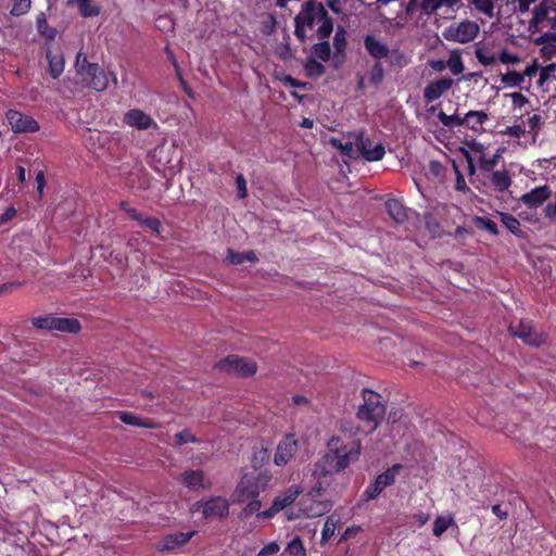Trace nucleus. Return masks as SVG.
<instances>
[{
    "mask_svg": "<svg viewBox=\"0 0 556 556\" xmlns=\"http://www.w3.org/2000/svg\"><path fill=\"white\" fill-rule=\"evenodd\" d=\"M318 23H319V26L317 29V35L320 39L325 40L332 33V29H333L332 21L327 13L325 16H321L320 20H318Z\"/></svg>",
    "mask_w": 556,
    "mask_h": 556,
    "instance_id": "obj_41",
    "label": "nucleus"
},
{
    "mask_svg": "<svg viewBox=\"0 0 556 556\" xmlns=\"http://www.w3.org/2000/svg\"><path fill=\"white\" fill-rule=\"evenodd\" d=\"M470 3L477 11L483 13L485 16H493L494 0H471Z\"/></svg>",
    "mask_w": 556,
    "mask_h": 556,
    "instance_id": "obj_45",
    "label": "nucleus"
},
{
    "mask_svg": "<svg viewBox=\"0 0 556 556\" xmlns=\"http://www.w3.org/2000/svg\"><path fill=\"white\" fill-rule=\"evenodd\" d=\"M401 465L395 464L388 468L384 472L380 473L376 480L370 483L365 490V496L367 500H375L381 492L389 485H392L395 480V476L399 473Z\"/></svg>",
    "mask_w": 556,
    "mask_h": 556,
    "instance_id": "obj_12",
    "label": "nucleus"
},
{
    "mask_svg": "<svg viewBox=\"0 0 556 556\" xmlns=\"http://www.w3.org/2000/svg\"><path fill=\"white\" fill-rule=\"evenodd\" d=\"M354 141L342 142L339 138H330L329 143L341 151V153L345 156L357 159L359 157V148H358V134L354 135Z\"/></svg>",
    "mask_w": 556,
    "mask_h": 556,
    "instance_id": "obj_24",
    "label": "nucleus"
},
{
    "mask_svg": "<svg viewBox=\"0 0 556 556\" xmlns=\"http://www.w3.org/2000/svg\"><path fill=\"white\" fill-rule=\"evenodd\" d=\"M454 518L452 516H439L433 522V534L441 536L452 525Z\"/></svg>",
    "mask_w": 556,
    "mask_h": 556,
    "instance_id": "obj_39",
    "label": "nucleus"
},
{
    "mask_svg": "<svg viewBox=\"0 0 556 556\" xmlns=\"http://www.w3.org/2000/svg\"><path fill=\"white\" fill-rule=\"evenodd\" d=\"M510 331L513 336L533 346H539L545 342L544 336L536 332L530 321H520L517 326H510Z\"/></svg>",
    "mask_w": 556,
    "mask_h": 556,
    "instance_id": "obj_15",
    "label": "nucleus"
},
{
    "mask_svg": "<svg viewBox=\"0 0 556 556\" xmlns=\"http://www.w3.org/2000/svg\"><path fill=\"white\" fill-rule=\"evenodd\" d=\"M36 27L38 34L46 38L49 41H53L56 37V30L53 27H50L47 22V17L45 13H39L36 17Z\"/></svg>",
    "mask_w": 556,
    "mask_h": 556,
    "instance_id": "obj_31",
    "label": "nucleus"
},
{
    "mask_svg": "<svg viewBox=\"0 0 556 556\" xmlns=\"http://www.w3.org/2000/svg\"><path fill=\"white\" fill-rule=\"evenodd\" d=\"M438 118L443 126L448 127V128L463 126V122H462L463 117H460L457 114L447 115L443 111H440L438 113Z\"/></svg>",
    "mask_w": 556,
    "mask_h": 556,
    "instance_id": "obj_43",
    "label": "nucleus"
},
{
    "mask_svg": "<svg viewBox=\"0 0 556 556\" xmlns=\"http://www.w3.org/2000/svg\"><path fill=\"white\" fill-rule=\"evenodd\" d=\"M140 223H142L149 229H151L155 232H160V230H161V222L157 218H153V217L142 218Z\"/></svg>",
    "mask_w": 556,
    "mask_h": 556,
    "instance_id": "obj_61",
    "label": "nucleus"
},
{
    "mask_svg": "<svg viewBox=\"0 0 556 556\" xmlns=\"http://www.w3.org/2000/svg\"><path fill=\"white\" fill-rule=\"evenodd\" d=\"M383 76H384V72H383L381 63H379V62L375 63V65L371 67L370 73H369V81L377 85L382 81Z\"/></svg>",
    "mask_w": 556,
    "mask_h": 556,
    "instance_id": "obj_55",
    "label": "nucleus"
},
{
    "mask_svg": "<svg viewBox=\"0 0 556 556\" xmlns=\"http://www.w3.org/2000/svg\"><path fill=\"white\" fill-rule=\"evenodd\" d=\"M270 480L268 475H260L257 478L244 476L239 482L235 495L238 502H245L258 496V484L262 482L264 485Z\"/></svg>",
    "mask_w": 556,
    "mask_h": 556,
    "instance_id": "obj_9",
    "label": "nucleus"
},
{
    "mask_svg": "<svg viewBox=\"0 0 556 556\" xmlns=\"http://www.w3.org/2000/svg\"><path fill=\"white\" fill-rule=\"evenodd\" d=\"M46 58L49 64L50 75L55 79L59 78L64 71V58L62 53H53L51 50H48Z\"/></svg>",
    "mask_w": 556,
    "mask_h": 556,
    "instance_id": "obj_29",
    "label": "nucleus"
},
{
    "mask_svg": "<svg viewBox=\"0 0 556 556\" xmlns=\"http://www.w3.org/2000/svg\"><path fill=\"white\" fill-rule=\"evenodd\" d=\"M386 406L382 396L369 389L363 390V403L358 406L356 418L365 424V431L372 433L383 420Z\"/></svg>",
    "mask_w": 556,
    "mask_h": 556,
    "instance_id": "obj_2",
    "label": "nucleus"
},
{
    "mask_svg": "<svg viewBox=\"0 0 556 556\" xmlns=\"http://www.w3.org/2000/svg\"><path fill=\"white\" fill-rule=\"evenodd\" d=\"M386 207L389 215L396 223H404L407 219L406 207L396 199H390L386 202Z\"/></svg>",
    "mask_w": 556,
    "mask_h": 556,
    "instance_id": "obj_30",
    "label": "nucleus"
},
{
    "mask_svg": "<svg viewBox=\"0 0 556 556\" xmlns=\"http://www.w3.org/2000/svg\"><path fill=\"white\" fill-rule=\"evenodd\" d=\"M237 198L244 199L248 195L247 181L242 174L236 177Z\"/></svg>",
    "mask_w": 556,
    "mask_h": 556,
    "instance_id": "obj_56",
    "label": "nucleus"
},
{
    "mask_svg": "<svg viewBox=\"0 0 556 556\" xmlns=\"http://www.w3.org/2000/svg\"><path fill=\"white\" fill-rule=\"evenodd\" d=\"M97 63L88 62L87 55L85 52L79 51L76 55L75 60V68L79 77H83L88 71L93 67Z\"/></svg>",
    "mask_w": 556,
    "mask_h": 556,
    "instance_id": "obj_40",
    "label": "nucleus"
},
{
    "mask_svg": "<svg viewBox=\"0 0 556 556\" xmlns=\"http://www.w3.org/2000/svg\"><path fill=\"white\" fill-rule=\"evenodd\" d=\"M488 119L489 115L484 111H469L462 118V122L467 128L480 131Z\"/></svg>",
    "mask_w": 556,
    "mask_h": 556,
    "instance_id": "obj_25",
    "label": "nucleus"
},
{
    "mask_svg": "<svg viewBox=\"0 0 556 556\" xmlns=\"http://www.w3.org/2000/svg\"><path fill=\"white\" fill-rule=\"evenodd\" d=\"M180 482L191 491L210 489L211 482L200 469L186 470L180 475Z\"/></svg>",
    "mask_w": 556,
    "mask_h": 556,
    "instance_id": "obj_20",
    "label": "nucleus"
},
{
    "mask_svg": "<svg viewBox=\"0 0 556 556\" xmlns=\"http://www.w3.org/2000/svg\"><path fill=\"white\" fill-rule=\"evenodd\" d=\"M545 217L549 220L556 222V197L555 202L548 203L544 210Z\"/></svg>",
    "mask_w": 556,
    "mask_h": 556,
    "instance_id": "obj_63",
    "label": "nucleus"
},
{
    "mask_svg": "<svg viewBox=\"0 0 556 556\" xmlns=\"http://www.w3.org/2000/svg\"><path fill=\"white\" fill-rule=\"evenodd\" d=\"M446 66L453 75H459L464 71L462 56L458 53H452L446 62Z\"/></svg>",
    "mask_w": 556,
    "mask_h": 556,
    "instance_id": "obj_48",
    "label": "nucleus"
},
{
    "mask_svg": "<svg viewBox=\"0 0 556 556\" xmlns=\"http://www.w3.org/2000/svg\"><path fill=\"white\" fill-rule=\"evenodd\" d=\"M34 327L43 330H58L62 332L76 333L80 330V324L75 318H62L52 315L33 318Z\"/></svg>",
    "mask_w": 556,
    "mask_h": 556,
    "instance_id": "obj_6",
    "label": "nucleus"
},
{
    "mask_svg": "<svg viewBox=\"0 0 556 556\" xmlns=\"http://www.w3.org/2000/svg\"><path fill=\"white\" fill-rule=\"evenodd\" d=\"M30 0H14L12 9L10 11L13 16H21L26 14L30 9Z\"/></svg>",
    "mask_w": 556,
    "mask_h": 556,
    "instance_id": "obj_51",
    "label": "nucleus"
},
{
    "mask_svg": "<svg viewBox=\"0 0 556 556\" xmlns=\"http://www.w3.org/2000/svg\"><path fill=\"white\" fill-rule=\"evenodd\" d=\"M501 157V151L498 150L494 155L491 157H481L479 161L480 169L484 173L486 172H494V167L498 164Z\"/></svg>",
    "mask_w": 556,
    "mask_h": 556,
    "instance_id": "obj_47",
    "label": "nucleus"
},
{
    "mask_svg": "<svg viewBox=\"0 0 556 556\" xmlns=\"http://www.w3.org/2000/svg\"><path fill=\"white\" fill-rule=\"evenodd\" d=\"M501 81L505 87L508 88H518L523 84V78L521 73L518 72H507L501 75Z\"/></svg>",
    "mask_w": 556,
    "mask_h": 556,
    "instance_id": "obj_38",
    "label": "nucleus"
},
{
    "mask_svg": "<svg viewBox=\"0 0 556 556\" xmlns=\"http://www.w3.org/2000/svg\"><path fill=\"white\" fill-rule=\"evenodd\" d=\"M538 71L539 66L536 61L534 60L531 64L527 65L523 72L521 73L522 78L525 79L526 77H532L538 73Z\"/></svg>",
    "mask_w": 556,
    "mask_h": 556,
    "instance_id": "obj_64",
    "label": "nucleus"
},
{
    "mask_svg": "<svg viewBox=\"0 0 556 556\" xmlns=\"http://www.w3.org/2000/svg\"><path fill=\"white\" fill-rule=\"evenodd\" d=\"M415 7H420L426 14H431L443 7V0H409L408 9Z\"/></svg>",
    "mask_w": 556,
    "mask_h": 556,
    "instance_id": "obj_34",
    "label": "nucleus"
},
{
    "mask_svg": "<svg viewBox=\"0 0 556 556\" xmlns=\"http://www.w3.org/2000/svg\"><path fill=\"white\" fill-rule=\"evenodd\" d=\"M340 522V518L338 516H336L334 514H332L331 516H329L327 518V520L325 521V525H324V528L321 530V543H326L328 542L331 536L334 534L336 532V529L338 527Z\"/></svg>",
    "mask_w": 556,
    "mask_h": 556,
    "instance_id": "obj_35",
    "label": "nucleus"
},
{
    "mask_svg": "<svg viewBox=\"0 0 556 556\" xmlns=\"http://www.w3.org/2000/svg\"><path fill=\"white\" fill-rule=\"evenodd\" d=\"M286 552L290 556H306V549L299 536L293 538L287 545Z\"/></svg>",
    "mask_w": 556,
    "mask_h": 556,
    "instance_id": "obj_42",
    "label": "nucleus"
},
{
    "mask_svg": "<svg viewBox=\"0 0 556 556\" xmlns=\"http://www.w3.org/2000/svg\"><path fill=\"white\" fill-rule=\"evenodd\" d=\"M358 434H365L368 435L365 431V424L357 425L352 420H344L340 424V433L338 435H342L344 440H358L356 437Z\"/></svg>",
    "mask_w": 556,
    "mask_h": 556,
    "instance_id": "obj_26",
    "label": "nucleus"
},
{
    "mask_svg": "<svg viewBox=\"0 0 556 556\" xmlns=\"http://www.w3.org/2000/svg\"><path fill=\"white\" fill-rule=\"evenodd\" d=\"M327 14V10L320 2L313 0L306 1L302 4L301 11L294 18V35L300 41H305L307 30L313 29L314 25L321 16Z\"/></svg>",
    "mask_w": 556,
    "mask_h": 556,
    "instance_id": "obj_4",
    "label": "nucleus"
},
{
    "mask_svg": "<svg viewBox=\"0 0 556 556\" xmlns=\"http://www.w3.org/2000/svg\"><path fill=\"white\" fill-rule=\"evenodd\" d=\"M176 444L181 446L187 443H198L199 439L193 435L190 430H182L175 434Z\"/></svg>",
    "mask_w": 556,
    "mask_h": 556,
    "instance_id": "obj_52",
    "label": "nucleus"
},
{
    "mask_svg": "<svg viewBox=\"0 0 556 556\" xmlns=\"http://www.w3.org/2000/svg\"><path fill=\"white\" fill-rule=\"evenodd\" d=\"M217 367L228 374H233L242 377H249L256 372V363L252 359L230 355L220 361Z\"/></svg>",
    "mask_w": 556,
    "mask_h": 556,
    "instance_id": "obj_7",
    "label": "nucleus"
},
{
    "mask_svg": "<svg viewBox=\"0 0 556 556\" xmlns=\"http://www.w3.org/2000/svg\"><path fill=\"white\" fill-rule=\"evenodd\" d=\"M475 54L478 62L484 66L493 65L498 60V55L484 46H477Z\"/></svg>",
    "mask_w": 556,
    "mask_h": 556,
    "instance_id": "obj_32",
    "label": "nucleus"
},
{
    "mask_svg": "<svg viewBox=\"0 0 556 556\" xmlns=\"http://www.w3.org/2000/svg\"><path fill=\"white\" fill-rule=\"evenodd\" d=\"M479 33V26L471 21H464L457 25H451L443 31V37L448 41L467 43L473 40Z\"/></svg>",
    "mask_w": 556,
    "mask_h": 556,
    "instance_id": "obj_8",
    "label": "nucleus"
},
{
    "mask_svg": "<svg viewBox=\"0 0 556 556\" xmlns=\"http://www.w3.org/2000/svg\"><path fill=\"white\" fill-rule=\"evenodd\" d=\"M302 493V489L298 485H291L283 493L279 494L273 501L271 506L260 513V516L264 519H270L279 511L290 506Z\"/></svg>",
    "mask_w": 556,
    "mask_h": 556,
    "instance_id": "obj_11",
    "label": "nucleus"
},
{
    "mask_svg": "<svg viewBox=\"0 0 556 556\" xmlns=\"http://www.w3.org/2000/svg\"><path fill=\"white\" fill-rule=\"evenodd\" d=\"M305 70L309 76H319L324 73L325 67L321 63L311 58L306 62Z\"/></svg>",
    "mask_w": 556,
    "mask_h": 556,
    "instance_id": "obj_53",
    "label": "nucleus"
},
{
    "mask_svg": "<svg viewBox=\"0 0 556 556\" xmlns=\"http://www.w3.org/2000/svg\"><path fill=\"white\" fill-rule=\"evenodd\" d=\"M194 534V531L167 534L159 543L157 548L162 552L176 549L189 542Z\"/></svg>",
    "mask_w": 556,
    "mask_h": 556,
    "instance_id": "obj_22",
    "label": "nucleus"
},
{
    "mask_svg": "<svg viewBox=\"0 0 556 556\" xmlns=\"http://www.w3.org/2000/svg\"><path fill=\"white\" fill-rule=\"evenodd\" d=\"M364 45L368 53L375 59H383L388 55L389 49L381 41L377 40L374 36L367 35L364 39Z\"/></svg>",
    "mask_w": 556,
    "mask_h": 556,
    "instance_id": "obj_27",
    "label": "nucleus"
},
{
    "mask_svg": "<svg viewBox=\"0 0 556 556\" xmlns=\"http://www.w3.org/2000/svg\"><path fill=\"white\" fill-rule=\"evenodd\" d=\"M227 260L233 265H240L244 262H255L257 260L256 254L253 251L238 253L232 250H228Z\"/></svg>",
    "mask_w": 556,
    "mask_h": 556,
    "instance_id": "obj_36",
    "label": "nucleus"
},
{
    "mask_svg": "<svg viewBox=\"0 0 556 556\" xmlns=\"http://www.w3.org/2000/svg\"><path fill=\"white\" fill-rule=\"evenodd\" d=\"M7 118L15 132H36L39 130V124L30 116L17 111H9Z\"/></svg>",
    "mask_w": 556,
    "mask_h": 556,
    "instance_id": "obj_16",
    "label": "nucleus"
},
{
    "mask_svg": "<svg viewBox=\"0 0 556 556\" xmlns=\"http://www.w3.org/2000/svg\"><path fill=\"white\" fill-rule=\"evenodd\" d=\"M490 181L494 190L497 192L507 191L511 186V178L505 169L492 172L490 175Z\"/></svg>",
    "mask_w": 556,
    "mask_h": 556,
    "instance_id": "obj_28",
    "label": "nucleus"
},
{
    "mask_svg": "<svg viewBox=\"0 0 556 556\" xmlns=\"http://www.w3.org/2000/svg\"><path fill=\"white\" fill-rule=\"evenodd\" d=\"M359 156L368 162L382 160L386 154L384 146L381 142L375 143L370 138L365 137L363 132L358 134Z\"/></svg>",
    "mask_w": 556,
    "mask_h": 556,
    "instance_id": "obj_14",
    "label": "nucleus"
},
{
    "mask_svg": "<svg viewBox=\"0 0 556 556\" xmlns=\"http://www.w3.org/2000/svg\"><path fill=\"white\" fill-rule=\"evenodd\" d=\"M261 507H262V503H261V501L257 500V497L251 498V501L243 508V510L241 513V517L248 518L249 516H251L253 514H257V517L262 518L260 516V513H262Z\"/></svg>",
    "mask_w": 556,
    "mask_h": 556,
    "instance_id": "obj_50",
    "label": "nucleus"
},
{
    "mask_svg": "<svg viewBox=\"0 0 556 556\" xmlns=\"http://www.w3.org/2000/svg\"><path fill=\"white\" fill-rule=\"evenodd\" d=\"M75 1L79 8L80 14L84 17H94L100 14V9L96 5H91L90 0H75Z\"/></svg>",
    "mask_w": 556,
    "mask_h": 556,
    "instance_id": "obj_44",
    "label": "nucleus"
},
{
    "mask_svg": "<svg viewBox=\"0 0 556 556\" xmlns=\"http://www.w3.org/2000/svg\"><path fill=\"white\" fill-rule=\"evenodd\" d=\"M509 98L511 99V103H513V108L514 109H521L522 106H525L529 102L527 97L523 96L520 92H513V93L509 94Z\"/></svg>",
    "mask_w": 556,
    "mask_h": 556,
    "instance_id": "obj_58",
    "label": "nucleus"
},
{
    "mask_svg": "<svg viewBox=\"0 0 556 556\" xmlns=\"http://www.w3.org/2000/svg\"><path fill=\"white\" fill-rule=\"evenodd\" d=\"M525 132L526 128L521 125L508 126L504 131L505 135L513 136L516 138H520L521 136L525 135Z\"/></svg>",
    "mask_w": 556,
    "mask_h": 556,
    "instance_id": "obj_60",
    "label": "nucleus"
},
{
    "mask_svg": "<svg viewBox=\"0 0 556 556\" xmlns=\"http://www.w3.org/2000/svg\"><path fill=\"white\" fill-rule=\"evenodd\" d=\"M316 485L308 492V494L301 500L300 507L296 513L291 511L288 513V519L294 520L296 518L306 517V518H316L320 517L330 511L332 508V503L328 500L318 501L317 496L326 489V482L321 481L320 478H317Z\"/></svg>",
    "mask_w": 556,
    "mask_h": 556,
    "instance_id": "obj_3",
    "label": "nucleus"
},
{
    "mask_svg": "<svg viewBox=\"0 0 556 556\" xmlns=\"http://www.w3.org/2000/svg\"><path fill=\"white\" fill-rule=\"evenodd\" d=\"M535 2L536 0H517L516 11L520 14H525L529 11L530 5Z\"/></svg>",
    "mask_w": 556,
    "mask_h": 556,
    "instance_id": "obj_62",
    "label": "nucleus"
},
{
    "mask_svg": "<svg viewBox=\"0 0 556 556\" xmlns=\"http://www.w3.org/2000/svg\"><path fill=\"white\" fill-rule=\"evenodd\" d=\"M554 4L553 0H542L533 10L531 23L538 28L543 27L549 18V14L554 12Z\"/></svg>",
    "mask_w": 556,
    "mask_h": 556,
    "instance_id": "obj_23",
    "label": "nucleus"
},
{
    "mask_svg": "<svg viewBox=\"0 0 556 556\" xmlns=\"http://www.w3.org/2000/svg\"><path fill=\"white\" fill-rule=\"evenodd\" d=\"M90 68V71L80 77L81 81L96 91L105 90L109 85L106 73L98 64Z\"/></svg>",
    "mask_w": 556,
    "mask_h": 556,
    "instance_id": "obj_21",
    "label": "nucleus"
},
{
    "mask_svg": "<svg viewBox=\"0 0 556 556\" xmlns=\"http://www.w3.org/2000/svg\"><path fill=\"white\" fill-rule=\"evenodd\" d=\"M361 440H344L342 435H331L327 442V452L315 463L314 476L327 478L349 468L362 454Z\"/></svg>",
    "mask_w": 556,
    "mask_h": 556,
    "instance_id": "obj_1",
    "label": "nucleus"
},
{
    "mask_svg": "<svg viewBox=\"0 0 556 556\" xmlns=\"http://www.w3.org/2000/svg\"><path fill=\"white\" fill-rule=\"evenodd\" d=\"M454 84L451 77H442L429 83L424 89V98L427 103H431L441 98L448 91Z\"/></svg>",
    "mask_w": 556,
    "mask_h": 556,
    "instance_id": "obj_18",
    "label": "nucleus"
},
{
    "mask_svg": "<svg viewBox=\"0 0 556 556\" xmlns=\"http://www.w3.org/2000/svg\"><path fill=\"white\" fill-rule=\"evenodd\" d=\"M299 451V441L294 434H286L278 443L274 455L276 466L289 464Z\"/></svg>",
    "mask_w": 556,
    "mask_h": 556,
    "instance_id": "obj_10",
    "label": "nucleus"
},
{
    "mask_svg": "<svg viewBox=\"0 0 556 556\" xmlns=\"http://www.w3.org/2000/svg\"><path fill=\"white\" fill-rule=\"evenodd\" d=\"M124 123L138 130H147L156 127L154 119L142 110L131 109L124 114Z\"/></svg>",
    "mask_w": 556,
    "mask_h": 556,
    "instance_id": "obj_17",
    "label": "nucleus"
},
{
    "mask_svg": "<svg viewBox=\"0 0 556 556\" xmlns=\"http://www.w3.org/2000/svg\"><path fill=\"white\" fill-rule=\"evenodd\" d=\"M176 147L161 144L155 147L151 152V160L154 168L157 172H163L167 168L172 169L175 167L174 154L176 153Z\"/></svg>",
    "mask_w": 556,
    "mask_h": 556,
    "instance_id": "obj_13",
    "label": "nucleus"
},
{
    "mask_svg": "<svg viewBox=\"0 0 556 556\" xmlns=\"http://www.w3.org/2000/svg\"><path fill=\"white\" fill-rule=\"evenodd\" d=\"M191 511H201L205 519H224L229 515V502L223 496L202 498L192 505Z\"/></svg>",
    "mask_w": 556,
    "mask_h": 556,
    "instance_id": "obj_5",
    "label": "nucleus"
},
{
    "mask_svg": "<svg viewBox=\"0 0 556 556\" xmlns=\"http://www.w3.org/2000/svg\"><path fill=\"white\" fill-rule=\"evenodd\" d=\"M552 195V190L547 185L539 186L521 195L520 201L528 208H538Z\"/></svg>",
    "mask_w": 556,
    "mask_h": 556,
    "instance_id": "obj_19",
    "label": "nucleus"
},
{
    "mask_svg": "<svg viewBox=\"0 0 556 556\" xmlns=\"http://www.w3.org/2000/svg\"><path fill=\"white\" fill-rule=\"evenodd\" d=\"M500 219L513 235L521 236L520 223L516 217L508 213H500Z\"/></svg>",
    "mask_w": 556,
    "mask_h": 556,
    "instance_id": "obj_37",
    "label": "nucleus"
},
{
    "mask_svg": "<svg viewBox=\"0 0 556 556\" xmlns=\"http://www.w3.org/2000/svg\"><path fill=\"white\" fill-rule=\"evenodd\" d=\"M498 60L503 64H518L520 62V58L517 54L510 53L506 49L501 51L498 54Z\"/></svg>",
    "mask_w": 556,
    "mask_h": 556,
    "instance_id": "obj_57",
    "label": "nucleus"
},
{
    "mask_svg": "<svg viewBox=\"0 0 556 556\" xmlns=\"http://www.w3.org/2000/svg\"><path fill=\"white\" fill-rule=\"evenodd\" d=\"M280 549V546L276 542L266 544L257 554V556H273L276 555Z\"/></svg>",
    "mask_w": 556,
    "mask_h": 556,
    "instance_id": "obj_59",
    "label": "nucleus"
},
{
    "mask_svg": "<svg viewBox=\"0 0 556 556\" xmlns=\"http://www.w3.org/2000/svg\"><path fill=\"white\" fill-rule=\"evenodd\" d=\"M541 125H542V117H541V115L533 114L532 116H530L527 119V122H526L523 127L528 128L526 131H528L533 137H536L538 134H539V130L541 128Z\"/></svg>",
    "mask_w": 556,
    "mask_h": 556,
    "instance_id": "obj_49",
    "label": "nucleus"
},
{
    "mask_svg": "<svg viewBox=\"0 0 556 556\" xmlns=\"http://www.w3.org/2000/svg\"><path fill=\"white\" fill-rule=\"evenodd\" d=\"M333 47L338 53H341L345 50L346 39L345 31L343 28H339L333 37Z\"/></svg>",
    "mask_w": 556,
    "mask_h": 556,
    "instance_id": "obj_54",
    "label": "nucleus"
},
{
    "mask_svg": "<svg viewBox=\"0 0 556 556\" xmlns=\"http://www.w3.org/2000/svg\"><path fill=\"white\" fill-rule=\"evenodd\" d=\"M313 52L319 60L327 62L330 58V45L327 40L317 42L313 46Z\"/></svg>",
    "mask_w": 556,
    "mask_h": 556,
    "instance_id": "obj_46",
    "label": "nucleus"
},
{
    "mask_svg": "<svg viewBox=\"0 0 556 556\" xmlns=\"http://www.w3.org/2000/svg\"><path fill=\"white\" fill-rule=\"evenodd\" d=\"M119 419L126 424V425H129V426H134V427H142V428H155L156 425L151 422V421H148V420H144V419H141L140 417H138L137 415L132 414V413H128V412H123L119 414Z\"/></svg>",
    "mask_w": 556,
    "mask_h": 556,
    "instance_id": "obj_33",
    "label": "nucleus"
}]
</instances>
